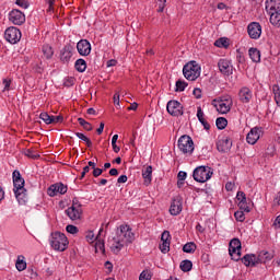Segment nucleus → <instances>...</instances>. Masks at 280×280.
Listing matches in <instances>:
<instances>
[{
    "label": "nucleus",
    "instance_id": "58",
    "mask_svg": "<svg viewBox=\"0 0 280 280\" xmlns=\"http://www.w3.org/2000/svg\"><path fill=\"white\" fill-rule=\"evenodd\" d=\"M105 268H106L109 272H113V262L107 260V261L105 262Z\"/></svg>",
    "mask_w": 280,
    "mask_h": 280
},
{
    "label": "nucleus",
    "instance_id": "27",
    "mask_svg": "<svg viewBox=\"0 0 280 280\" xmlns=\"http://www.w3.org/2000/svg\"><path fill=\"white\" fill-rule=\"evenodd\" d=\"M15 268L19 272H23L27 268V262L25 261V256L20 255L18 256V260L15 262Z\"/></svg>",
    "mask_w": 280,
    "mask_h": 280
},
{
    "label": "nucleus",
    "instance_id": "31",
    "mask_svg": "<svg viewBox=\"0 0 280 280\" xmlns=\"http://www.w3.org/2000/svg\"><path fill=\"white\" fill-rule=\"evenodd\" d=\"M179 268L183 272H189L194 268L191 260H183L179 265Z\"/></svg>",
    "mask_w": 280,
    "mask_h": 280
},
{
    "label": "nucleus",
    "instance_id": "21",
    "mask_svg": "<svg viewBox=\"0 0 280 280\" xmlns=\"http://www.w3.org/2000/svg\"><path fill=\"white\" fill-rule=\"evenodd\" d=\"M238 97L243 104H248L253 100V92L248 88H242L238 92Z\"/></svg>",
    "mask_w": 280,
    "mask_h": 280
},
{
    "label": "nucleus",
    "instance_id": "38",
    "mask_svg": "<svg viewBox=\"0 0 280 280\" xmlns=\"http://www.w3.org/2000/svg\"><path fill=\"white\" fill-rule=\"evenodd\" d=\"M196 245L194 242H190V243H186L184 246H183V250L184 253H196Z\"/></svg>",
    "mask_w": 280,
    "mask_h": 280
},
{
    "label": "nucleus",
    "instance_id": "62",
    "mask_svg": "<svg viewBox=\"0 0 280 280\" xmlns=\"http://www.w3.org/2000/svg\"><path fill=\"white\" fill-rule=\"evenodd\" d=\"M112 148H113V150H114V152H115L116 154H118V152L121 150V149L117 145V143H113V144H112Z\"/></svg>",
    "mask_w": 280,
    "mask_h": 280
},
{
    "label": "nucleus",
    "instance_id": "53",
    "mask_svg": "<svg viewBox=\"0 0 280 280\" xmlns=\"http://www.w3.org/2000/svg\"><path fill=\"white\" fill-rule=\"evenodd\" d=\"M25 156H28V159H38V155L34 154V151H32V149L25 151Z\"/></svg>",
    "mask_w": 280,
    "mask_h": 280
},
{
    "label": "nucleus",
    "instance_id": "12",
    "mask_svg": "<svg viewBox=\"0 0 280 280\" xmlns=\"http://www.w3.org/2000/svg\"><path fill=\"white\" fill-rule=\"evenodd\" d=\"M9 21H11L13 25H23V23H25V14L14 9L9 13Z\"/></svg>",
    "mask_w": 280,
    "mask_h": 280
},
{
    "label": "nucleus",
    "instance_id": "61",
    "mask_svg": "<svg viewBox=\"0 0 280 280\" xmlns=\"http://www.w3.org/2000/svg\"><path fill=\"white\" fill-rule=\"evenodd\" d=\"M137 108H139V104L132 103V104L128 107V110H137Z\"/></svg>",
    "mask_w": 280,
    "mask_h": 280
},
{
    "label": "nucleus",
    "instance_id": "5",
    "mask_svg": "<svg viewBox=\"0 0 280 280\" xmlns=\"http://www.w3.org/2000/svg\"><path fill=\"white\" fill-rule=\"evenodd\" d=\"M200 65H198L197 61H189L187 62L183 68V74L186 80H189L190 82H195V80H198L200 78Z\"/></svg>",
    "mask_w": 280,
    "mask_h": 280
},
{
    "label": "nucleus",
    "instance_id": "49",
    "mask_svg": "<svg viewBox=\"0 0 280 280\" xmlns=\"http://www.w3.org/2000/svg\"><path fill=\"white\" fill-rule=\"evenodd\" d=\"M65 120V117L62 116H51V124H62Z\"/></svg>",
    "mask_w": 280,
    "mask_h": 280
},
{
    "label": "nucleus",
    "instance_id": "46",
    "mask_svg": "<svg viewBox=\"0 0 280 280\" xmlns=\"http://www.w3.org/2000/svg\"><path fill=\"white\" fill-rule=\"evenodd\" d=\"M15 3L16 5H20V8H23L24 10H27V8H30V2L25 0H16Z\"/></svg>",
    "mask_w": 280,
    "mask_h": 280
},
{
    "label": "nucleus",
    "instance_id": "43",
    "mask_svg": "<svg viewBox=\"0 0 280 280\" xmlns=\"http://www.w3.org/2000/svg\"><path fill=\"white\" fill-rule=\"evenodd\" d=\"M160 250L161 253H163L164 255L166 253H170V242H162V244H160Z\"/></svg>",
    "mask_w": 280,
    "mask_h": 280
},
{
    "label": "nucleus",
    "instance_id": "47",
    "mask_svg": "<svg viewBox=\"0 0 280 280\" xmlns=\"http://www.w3.org/2000/svg\"><path fill=\"white\" fill-rule=\"evenodd\" d=\"M66 231H67V233H70L71 235H75V233H78V226L67 225Z\"/></svg>",
    "mask_w": 280,
    "mask_h": 280
},
{
    "label": "nucleus",
    "instance_id": "45",
    "mask_svg": "<svg viewBox=\"0 0 280 280\" xmlns=\"http://www.w3.org/2000/svg\"><path fill=\"white\" fill-rule=\"evenodd\" d=\"M39 119H42L43 121H45L47 125L51 124V116H49V114L47 113H42L39 115Z\"/></svg>",
    "mask_w": 280,
    "mask_h": 280
},
{
    "label": "nucleus",
    "instance_id": "8",
    "mask_svg": "<svg viewBox=\"0 0 280 280\" xmlns=\"http://www.w3.org/2000/svg\"><path fill=\"white\" fill-rule=\"evenodd\" d=\"M177 148L183 154H191L194 152V140L189 136H182L178 139Z\"/></svg>",
    "mask_w": 280,
    "mask_h": 280
},
{
    "label": "nucleus",
    "instance_id": "14",
    "mask_svg": "<svg viewBox=\"0 0 280 280\" xmlns=\"http://www.w3.org/2000/svg\"><path fill=\"white\" fill-rule=\"evenodd\" d=\"M180 211H183V197L177 196L172 200L170 213L171 215H178L180 214Z\"/></svg>",
    "mask_w": 280,
    "mask_h": 280
},
{
    "label": "nucleus",
    "instance_id": "10",
    "mask_svg": "<svg viewBox=\"0 0 280 280\" xmlns=\"http://www.w3.org/2000/svg\"><path fill=\"white\" fill-rule=\"evenodd\" d=\"M166 110L172 117H180L183 115V105L178 101H170L166 105Z\"/></svg>",
    "mask_w": 280,
    "mask_h": 280
},
{
    "label": "nucleus",
    "instance_id": "26",
    "mask_svg": "<svg viewBox=\"0 0 280 280\" xmlns=\"http://www.w3.org/2000/svg\"><path fill=\"white\" fill-rule=\"evenodd\" d=\"M197 117L200 124H202L205 130H209L211 128V125L205 120V113L202 112V107L197 108Z\"/></svg>",
    "mask_w": 280,
    "mask_h": 280
},
{
    "label": "nucleus",
    "instance_id": "64",
    "mask_svg": "<svg viewBox=\"0 0 280 280\" xmlns=\"http://www.w3.org/2000/svg\"><path fill=\"white\" fill-rule=\"evenodd\" d=\"M114 104H117V106H119V94L118 93H116L114 95Z\"/></svg>",
    "mask_w": 280,
    "mask_h": 280
},
{
    "label": "nucleus",
    "instance_id": "2",
    "mask_svg": "<svg viewBox=\"0 0 280 280\" xmlns=\"http://www.w3.org/2000/svg\"><path fill=\"white\" fill-rule=\"evenodd\" d=\"M13 191L19 205L27 202V190L25 189V179L21 176V172H13Z\"/></svg>",
    "mask_w": 280,
    "mask_h": 280
},
{
    "label": "nucleus",
    "instance_id": "22",
    "mask_svg": "<svg viewBox=\"0 0 280 280\" xmlns=\"http://www.w3.org/2000/svg\"><path fill=\"white\" fill-rule=\"evenodd\" d=\"M245 266H257L259 264L258 256L254 254H247L242 258Z\"/></svg>",
    "mask_w": 280,
    "mask_h": 280
},
{
    "label": "nucleus",
    "instance_id": "55",
    "mask_svg": "<svg viewBox=\"0 0 280 280\" xmlns=\"http://www.w3.org/2000/svg\"><path fill=\"white\" fill-rule=\"evenodd\" d=\"M103 172L102 168H93V176L97 178V176H102Z\"/></svg>",
    "mask_w": 280,
    "mask_h": 280
},
{
    "label": "nucleus",
    "instance_id": "24",
    "mask_svg": "<svg viewBox=\"0 0 280 280\" xmlns=\"http://www.w3.org/2000/svg\"><path fill=\"white\" fill-rule=\"evenodd\" d=\"M273 257H275V254L268 250H261L258 254V264H266L267 261H271Z\"/></svg>",
    "mask_w": 280,
    "mask_h": 280
},
{
    "label": "nucleus",
    "instance_id": "29",
    "mask_svg": "<svg viewBox=\"0 0 280 280\" xmlns=\"http://www.w3.org/2000/svg\"><path fill=\"white\" fill-rule=\"evenodd\" d=\"M230 257L234 261H240V258L242 257V249L235 248V247H229Z\"/></svg>",
    "mask_w": 280,
    "mask_h": 280
},
{
    "label": "nucleus",
    "instance_id": "3",
    "mask_svg": "<svg viewBox=\"0 0 280 280\" xmlns=\"http://www.w3.org/2000/svg\"><path fill=\"white\" fill-rule=\"evenodd\" d=\"M266 11L270 15V23L273 27H280V0H267Z\"/></svg>",
    "mask_w": 280,
    "mask_h": 280
},
{
    "label": "nucleus",
    "instance_id": "9",
    "mask_svg": "<svg viewBox=\"0 0 280 280\" xmlns=\"http://www.w3.org/2000/svg\"><path fill=\"white\" fill-rule=\"evenodd\" d=\"M4 38L11 45H16L21 40V31L14 26H11L5 30Z\"/></svg>",
    "mask_w": 280,
    "mask_h": 280
},
{
    "label": "nucleus",
    "instance_id": "37",
    "mask_svg": "<svg viewBox=\"0 0 280 280\" xmlns=\"http://www.w3.org/2000/svg\"><path fill=\"white\" fill-rule=\"evenodd\" d=\"M75 137H78V139H81V141H84L88 148H92L93 142L91 141V139H89V137L84 136V133L75 132Z\"/></svg>",
    "mask_w": 280,
    "mask_h": 280
},
{
    "label": "nucleus",
    "instance_id": "39",
    "mask_svg": "<svg viewBox=\"0 0 280 280\" xmlns=\"http://www.w3.org/2000/svg\"><path fill=\"white\" fill-rule=\"evenodd\" d=\"M175 86H176V89H175L176 92L183 93V91H185V89H187L188 84L185 81L178 80V81H176Z\"/></svg>",
    "mask_w": 280,
    "mask_h": 280
},
{
    "label": "nucleus",
    "instance_id": "25",
    "mask_svg": "<svg viewBox=\"0 0 280 280\" xmlns=\"http://www.w3.org/2000/svg\"><path fill=\"white\" fill-rule=\"evenodd\" d=\"M71 56H73V54L71 52V47L70 46L63 47L60 54V58L62 62H69V60H71Z\"/></svg>",
    "mask_w": 280,
    "mask_h": 280
},
{
    "label": "nucleus",
    "instance_id": "32",
    "mask_svg": "<svg viewBox=\"0 0 280 280\" xmlns=\"http://www.w3.org/2000/svg\"><path fill=\"white\" fill-rule=\"evenodd\" d=\"M43 55H44V58L49 60V58L54 56V49L51 48V46L49 45L43 46Z\"/></svg>",
    "mask_w": 280,
    "mask_h": 280
},
{
    "label": "nucleus",
    "instance_id": "60",
    "mask_svg": "<svg viewBox=\"0 0 280 280\" xmlns=\"http://www.w3.org/2000/svg\"><path fill=\"white\" fill-rule=\"evenodd\" d=\"M97 135H102L104 132V122L100 124V127L96 129Z\"/></svg>",
    "mask_w": 280,
    "mask_h": 280
},
{
    "label": "nucleus",
    "instance_id": "33",
    "mask_svg": "<svg viewBox=\"0 0 280 280\" xmlns=\"http://www.w3.org/2000/svg\"><path fill=\"white\" fill-rule=\"evenodd\" d=\"M226 126H229V120H226V118H224V117L217 118V128L219 130H224V128H226Z\"/></svg>",
    "mask_w": 280,
    "mask_h": 280
},
{
    "label": "nucleus",
    "instance_id": "15",
    "mask_svg": "<svg viewBox=\"0 0 280 280\" xmlns=\"http://www.w3.org/2000/svg\"><path fill=\"white\" fill-rule=\"evenodd\" d=\"M218 67L220 72L223 75H232L233 74V65L229 59H220L218 62Z\"/></svg>",
    "mask_w": 280,
    "mask_h": 280
},
{
    "label": "nucleus",
    "instance_id": "54",
    "mask_svg": "<svg viewBox=\"0 0 280 280\" xmlns=\"http://www.w3.org/2000/svg\"><path fill=\"white\" fill-rule=\"evenodd\" d=\"M192 95H195V97L197 100H200V97H202V90L196 88L194 91H192Z\"/></svg>",
    "mask_w": 280,
    "mask_h": 280
},
{
    "label": "nucleus",
    "instance_id": "44",
    "mask_svg": "<svg viewBox=\"0 0 280 280\" xmlns=\"http://www.w3.org/2000/svg\"><path fill=\"white\" fill-rule=\"evenodd\" d=\"M75 84V78L69 77L63 80V86H73Z\"/></svg>",
    "mask_w": 280,
    "mask_h": 280
},
{
    "label": "nucleus",
    "instance_id": "40",
    "mask_svg": "<svg viewBox=\"0 0 280 280\" xmlns=\"http://www.w3.org/2000/svg\"><path fill=\"white\" fill-rule=\"evenodd\" d=\"M230 248H238V249H242V242H240V238H233L231 242H230Z\"/></svg>",
    "mask_w": 280,
    "mask_h": 280
},
{
    "label": "nucleus",
    "instance_id": "59",
    "mask_svg": "<svg viewBox=\"0 0 280 280\" xmlns=\"http://www.w3.org/2000/svg\"><path fill=\"white\" fill-rule=\"evenodd\" d=\"M109 176H119V171H117V168H112L109 171Z\"/></svg>",
    "mask_w": 280,
    "mask_h": 280
},
{
    "label": "nucleus",
    "instance_id": "41",
    "mask_svg": "<svg viewBox=\"0 0 280 280\" xmlns=\"http://www.w3.org/2000/svg\"><path fill=\"white\" fill-rule=\"evenodd\" d=\"M234 218H235V220H237V222H244V220H246V217L244 214V210L236 211L234 213Z\"/></svg>",
    "mask_w": 280,
    "mask_h": 280
},
{
    "label": "nucleus",
    "instance_id": "28",
    "mask_svg": "<svg viewBox=\"0 0 280 280\" xmlns=\"http://www.w3.org/2000/svg\"><path fill=\"white\" fill-rule=\"evenodd\" d=\"M249 58L253 62H260L261 61V52L257 48H249L248 50Z\"/></svg>",
    "mask_w": 280,
    "mask_h": 280
},
{
    "label": "nucleus",
    "instance_id": "42",
    "mask_svg": "<svg viewBox=\"0 0 280 280\" xmlns=\"http://www.w3.org/2000/svg\"><path fill=\"white\" fill-rule=\"evenodd\" d=\"M238 207H240L241 211H246V213H250V208H248V203H247L246 199L243 201H240Z\"/></svg>",
    "mask_w": 280,
    "mask_h": 280
},
{
    "label": "nucleus",
    "instance_id": "48",
    "mask_svg": "<svg viewBox=\"0 0 280 280\" xmlns=\"http://www.w3.org/2000/svg\"><path fill=\"white\" fill-rule=\"evenodd\" d=\"M152 276L148 271H142L140 273L139 280H151Z\"/></svg>",
    "mask_w": 280,
    "mask_h": 280
},
{
    "label": "nucleus",
    "instance_id": "13",
    "mask_svg": "<svg viewBox=\"0 0 280 280\" xmlns=\"http://www.w3.org/2000/svg\"><path fill=\"white\" fill-rule=\"evenodd\" d=\"M247 32H248L249 38L257 40V38H260L261 36V24H259L258 22H252L247 26Z\"/></svg>",
    "mask_w": 280,
    "mask_h": 280
},
{
    "label": "nucleus",
    "instance_id": "4",
    "mask_svg": "<svg viewBox=\"0 0 280 280\" xmlns=\"http://www.w3.org/2000/svg\"><path fill=\"white\" fill-rule=\"evenodd\" d=\"M50 246L54 250L65 253V249L69 246V240L65 233L54 232L50 236Z\"/></svg>",
    "mask_w": 280,
    "mask_h": 280
},
{
    "label": "nucleus",
    "instance_id": "19",
    "mask_svg": "<svg viewBox=\"0 0 280 280\" xmlns=\"http://www.w3.org/2000/svg\"><path fill=\"white\" fill-rule=\"evenodd\" d=\"M103 232H104V228H101L98 231V235L96 237L92 231L88 232L85 236L86 241L90 242V244H93V242H97L96 244H98V248H104V241L100 238Z\"/></svg>",
    "mask_w": 280,
    "mask_h": 280
},
{
    "label": "nucleus",
    "instance_id": "23",
    "mask_svg": "<svg viewBox=\"0 0 280 280\" xmlns=\"http://www.w3.org/2000/svg\"><path fill=\"white\" fill-rule=\"evenodd\" d=\"M142 178L144 179V185H150L152 183V165L143 166Z\"/></svg>",
    "mask_w": 280,
    "mask_h": 280
},
{
    "label": "nucleus",
    "instance_id": "30",
    "mask_svg": "<svg viewBox=\"0 0 280 280\" xmlns=\"http://www.w3.org/2000/svg\"><path fill=\"white\" fill-rule=\"evenodd\" d=\"M74 68L79 73H84V71H86V61L84 59H78L74 63Z\"/></svg>",
    "mask_w": 280,
    "mask_h": 280
},
{
    "label": "nucleus",
    "instance_id": "34",
    "mask_svg": "<svg viewBox=\"0 0 280 280\" xmlns=\"http://www.w3.org/2000/svg\"><path fill=\"white\" fill-rule=\"evenodd\" d=\"M229 45H230L229 38H226V37H221L214 42V46L220 47V48H222V47L226 48V47H229Z\"/></svg>",
    "mask_w": 280,
    "mask_h": 280
},
{
    "label": "nucleus",
    "instance_id": "16",
    "mask_svg": "<svg viewBox=\"0 0 280 280\" xmlns=\"http://www.w3.org/2000/svg\"><path fill=\"white\" fill-rule=\"evenodd\" d=\"M67 186L62 183H57L51 185L48 190L47 194L48 196H50L51 198H54V196H58V194L65 195L67 194Z\"/></svg>",
    "mask_w": 280,
    "mask_h": 280
},
{
    "label": "nucleus",
    "instance_id": "1",
    "mask_svg": "<svg viewBox=\"0 0 280 280\" xmlns=\"http://www.w3.org/2000/svg\"><path fill=\"white\" fill-rule=\"evenodd\" d=\"M132 242H135L132 229L129 225H120L116 231V235L108 241V244L112 253L119 255L121 248L128 246V244H132Z\"/></svg>",
    "mask_w": 280,
    "mask_h": 280
},
{
    "label": "nucleus",
    "instance_id": "57",
    "mask_svg": "<svg viewBox=\"0 0 280 280\" xmlns=\"http://www.w3.org/2000/svg\"><path fill=\"white\" fill-rule=\"evenodd\" d=\"M117 183L121 184V183H128V176L126 175H121L118 177Z\"/></svg>",
    "mask_w": 280,
    "mask_h": 280
},
{
    "label": "nucleus",
    "instance_id": "35",
    "mask_svg": "<svg viewBox=\"0 0 280 280\" xmlns=\"http://www.w3.org/2000/svg\"><path fill=\"white\" fill-rule=\"evenodd\" d=\"M78 121H79L80 126H82V128H84V130H86L88 132H91V130H93V125H91V122L84 120V118H78Z\"/></svg>",
    "mask_w": 280,
    "mask_h": 280
},
{
    "label": "nucleus",
    "instance_id": "18",
    "mask_svg": "<svg viewBox=\"0 0 280 280\" xmlns=\"http://www.w3.org/2000/svg\"><path fill=\"white\" fill-rule=\"evenodd\" d=\"M261 137V128L255 127L250 129V131L247 133L246 140L249 145H255L257 141H259V138Z\"/></svg>",
    "mask_w": 280,
    "mask_h": 280
},
{
    "label": "nucleus",
    "instance_id": "11",
    "mask_svg": "<svg viewBox=\"0 0 280 280\" xmlns=\"http://www.w3.org/2000/svg\"><path fill=\"white\" fill-rule=\"evenodd\" d=\"M66 214L72 221L81 220L82 219V205L75 203L66 210Z\"/></svg>",
    "mask_w": 280,
    "mask_h": 280
},
{
    "label": "nucleus",
    "instance_id": "17",
    "mask_svg": "<svg viewBox=\"0 0 280 280\" xmlns=\"http://www.w3.org/2000/svg\"><path fill=\"white\" fill-rule=\"evenodd\" d=\"M77 50L80 56H90L91 55V43L88 39H81L77 44Z\"/></svg>",
    "mask_w": 280,
    "mask_h": 280
},
{
    "label": "nucleus",
    "instance_id": "6",
    "mask_svg": "<svg viewBox=\"0 0 280 280\" xmlns=\"http://www.w3.org/2000/svg\"><path fill=\"white\" fill-rule=\"evenodd\" d=\"M212 106H214V108H217V110L221 115H226V113L231 112V106H233V100L229 95L220 96L212 101Z\"/></svg>",
    "mask_w": 280,
    "mask_h": 280
},
{
    "label": "nucleus",
    "instance_id": "52",
    "mask_svg": "<svg viewBox=\"0 0 280 280\" xmlns=\"http://www.w3.org/2000/svg\"><path fill=\"white\" fill-rule=\"evenodd\" d=\"M170 237H171L170 232L164 231L161 236V242H170Z\"/></svg>",
    "mask_w": 280,
    "mask_h": 280
},
{
    "label": "nucleus",
    "instance_id": "50",
    "mask_svg": "<svg viewBox=\"0 0 280 280\" xmlns=\"http://www.w3.org/2000/svg\"><path fill=\"white\" fill-rule=\"evenodd\" d=\"M2 84H3V91L5 92V91H9L10 90V84H12V80H10V79H3V81H2Z\"/></svg>",
    "mask_w": 280,
    "mask_h": 280
},
{
    "label": "nucleus",
    "instance_id": "56",
    "mask_svg": "<svg viewBox=\"0 0 280 280\" xmlns=\"http://www.w3.org/2000/svg\"><path fill=\"white\" fill-rule=\"evenodd\" d=\"M178 180H185L187 178V173L184 171H180L177 175Z\"/></svg>",
    "mask_w": 280,
    "mask_h": 280
},
{
    "label": "nucleus",
    "instance_id": "7",
    "mask_svg": "<svg viewBox=\"0 0 280 280\" xmlns=\"http://www.w3.org/2000/svg\"><path fill=\"white\" fill-rule=\"evenodd\" d=\"M213 176V168L209 166H198L194 170L192 177L196 183H207Z\"/></svg>",
    "mask_w": 280,
    "mask_h": 280
},
{
    "label": "nucleus",
    "instance_id": "20",
    "mask_svg": "<svg viewBox=\"0 0 280 280\" xmlns=\"http://www.w3.org/2000/svg\"><path fill=\"white\" fill-rule=\"evenodd\" d=\"M233 148V142L229 138L220 139L217 142V149L219 152H229Z\"/></svg>",
    "mask_w": 280,
    "mask_h": 280
},
{
    "label": "nucleus",
    "instance_id": "51",
    "mask_svg": "<svg viewBox=\"0 0 280 280\" xmlns=\"http://www.w3.org/2000/svg\"><path fill=\"white\" fill-rule=\"evenodd\" d=\"M236 199L238 200V202H244V200H246V194L244 191H238L236 195Z\"/></svg>",
    "mask_w": 280,
    "mask_h": 280
},
{
    "label": "nucleus",
    "instance_id": "36",
    "mask_svg": "<svg viewBox=\"0 0 280 280\" xmlns=\"http://www.w3.org/2000/svg\"><path fill=\"white\" fill-rule=\"evenodd\" d=\"M272 92H273V95H275L276 104H277V106L280 107V88H279L278 84H275L272 86Z\"/></svg>",
    "mask_w": 280,
    "mask_h": 280
},
{
    "label": "nucleus",
    "instance_id": "63",
    "mask_svg": "<svg viewBox=\"0 0 280 280\" xmlns=\"http://www.w3.org/2000/svg\"><path fill=\"white\" fill-rule=\"evenodd\" d=\"M225 189L226 191H233V184L232 183L225 184Z\"/></svg>",
    "mask_w": 280,
    "mask_h": 280
}]
</instances>
